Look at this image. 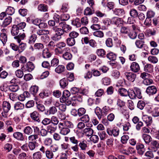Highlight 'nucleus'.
<instances>
[{
	"label": "nucleus",
	"instance_id": "17",
	"mask_svg": "<svg viewBox=\"0 0 159 159\" xmlns=\"http://www.w3.org/2000/svg\"><path fill=\"white\" fill-rule=\"evenodd\" d=\"M14 139L18 141H22L24 140V137L22 133L19 132H14L13 134Z\"/></svg>",
	"mask_w": 159,
	"mask_h": 159
},
{
	"label": "nucleus",
	"instance_id": "24",
	"mask_svg": "<svg viewBox=\"0 0 159 159\" xmlns=\"http://www.w3.org/2000/svg\"><path fill=\"white\" fill-rule=\"evenodd\" d=\"M153 66L150 64H147L144 66V70L145 72L151 73L153 72Z\"/></svg>",
	"mask_w": 159,
	"mask_h": 159
},
{
	"label": "nucleus",
	"instance_id": "32",
	"mask_svg": "<svg viewBox=\"0 0 159 159\" xmlns=\"http://www.w3.org/2000/svg\"><path fill=\"white\" fill-rule=\"evenodd\" d=\"M71 23L72 25L77 28L81 26L80 20L79 18L77 17L72 20Z\"/></svg>",
	"mask_w": 159,
	"mask_h": 159
},
{
	"label": "nucleus",
	"instance_id": "52",
	"mask_svg": "<svg viewBox=\"0 0 159 159\" xmlns=\"http://www.w3.org/2000/svg\"><path fill=\"white\" fill-rule=\"evenodd\" d=\"M46 157L48 159H52L54 157L53 153L49 149H47L45 153Z\"/></svg>",
	"mask_w": 159,
	"mask_h": 159
},
{
	"label": "nucleus",
	"instance_id": "11",
	"mask_svg": "<svg viewBox=\"0 0 159 159\" xmlns=\"http://www.w3.org/2000/svg\"><path fill=\"white\" fill-rule=\"evenodd\" d=\"M116 104L117 106L118 107V108L120 110L121 112L123 113L125 111V102L123 100L118 99L117 101Z\"/></svg>",
	"mask_w": 159,
	"mask_h": 159
},
{
	"label": "nucleus",
	"instance_id": "58",
	"mask_svg": "<svg viewBox=\"0 0 159 159\" xmlns=\"http://www.w3.org/2000/svg\"><path fill=\"white\" fill-rule=\"evenodd\" d=\"M42 157V155L40 151L36 152L33 155V159H41Z\"/></svg>",
	"mask_w": 159,
	"mask_h": 159
},
{
	"label": "nucleus",
	"instance_id": "46",
	"mask_svg": "<svg viewBox=\"0 0 159 159\" xmlns=\"http://www.w3.org/2000/svg\"><path fill=\"white\" fill-rule=\"evenodd\" d=\"M129 14L131 16L135 18L138 16V13L137 11L134 8L131 9L129 11Z\"/></svg>",
	"mask_w": 159,
	"mask_h": 159
},
{
	"label": "nucleus",
	"instance_id": "44",
	"mask_svg": "<svg viewBox=\"0 0 159 159\" xmlns=\"http://www.w3.org/2000/svg\"><path fill=\"white\" fill-rule=\"evenodd\" d=\"M36 33L39 36H43L45 34H50V31L47 30H39L37 31Z\"/></svg>",
	"mask_w": 159,
	"mask_h": 159
},
{
	"label": "nucleus",
	"instance_id": "2",
	"mask_svg": "<svg viewBox=\"0 0 159 159\" xmlns=\"http://www.w3.org/2000/svg\"><path fill=\"white\" fill-rule=\"evenodd\" d=\"M57 28V30L59 31H62V34L63 35L65 32L67 33L70 31L71 28L70 25L66 24L65 22H61L59 24L58 26H55Z\"/></svg>",
	"mask_w": 159,
	"mask_h": 159
},
{
	"label": "nucleus",
	"instance_id": "19",
	"mask_svg": "<svg viewBox=\"0 0 159 159\" xmlns=\"http://www.w3.org/2000/svg\"><path fill=\"white\" fill-rule=\"evenodd\" d=\"M136 148L137 150L138 153L139 155H143L145 151L144 145L142 144H138L136 145Z\"/></svg>",
	"mask_w": 159,
	"mask_h": 159
},
{
	"label": "nucleus",
	"instance_id": "49",
	"mask_svg": "<svg viewBox=\"0 0 159 159\" xmlns=\"http://www.w3.org/2000/svg\"><path fill=\"white\" fill-rule=\"evenodd\" d=\"M134 91L135 93L136 98L137 97L139 99H141L142 98L141 92L139 89L137 88H134Z\"/></svg>",
	"mask_w": 159,
	"mask_h": 159
},
{
	"label": "nucleus",
	"instance_id": "13",
	"mask_svg": "<svg viewBox=\"0 0 159 159\" xmlns=\"http://www.w3.org/2000/svg\"><path fill=\"white\" fill-rule=\"evenodd\" d=\"M157 91V87L153 85L148 86L146 90V93L149 96L152 95L156 94Z\"/></svg>",
	"mask_w": 159,
	"mask_h": 159
},
{
	"label": "nucleus",
	"instance_id": "6",
	"mask_svg": "<svg viewBox=\"0 0 159 159\" xmlns=\"http://www.w3.org/2000/svg\"><path fill=\"white\" fill-rule=\"evenodd\" d=\"M66 46L65 43L62 42H58L56 44L57 48L55 49V52L57 54H61L63 53V49L62 48Z\"/></svg>",
	"mask_w": 159,
	"mask_h": 159
},
{
	"label": "nucleus",
	"instance_id": "63",
	"mask_svg": "<svg viewBox=\"0 0 159 159\" xmlns=\"http://www.w3.org/2000/svg\"><path fill=\"white\" fill-rule=\"evenodd\" d=\"M129 137L127 135H124L122 136L121 139V142L122 143L125 144L127 143V142L129 139Z\"/></svg>",
	"mask_w": 159,
	"mask_h": 159
},
{
	"label": "nucleus",
	"instance_id": "39",
	"mask_svg": "<svg viewBox=\"0 0 159 159\" xmlns=\"http://www.w3.org/2000/svg\"><path fill=\"white\" fill-rule=\"evenodd\" d=\"M38 138V135L36 134H30L29 135L27 140L29 142H34Z\"/></svg>",
	"mask_w": 159,
	"mask_h": 159
},
{
	"label": "nucleus",
	"instance_id": "45",
	"mask_svg": "<svg viewBox=\"0 0 159 159\" xmlns=\"http://www.w3.org/2000/svg\"><path fill=\"white\" fill-rule=\"evenodd\" d=\"M127 148V147L122 144H120L118 148L119 152L125 154H126Z\"/></svg>",
	"mask_w": 159,
	"mask_h": 159
},
{
	"label": "nucleus",
	"instance_id": "48",
	"mask_svg": "<svg viewBox=\"0 0 159 159\" xmlns=\"http://www.w3.org/2000/svg\"><path fill=\"white\" fill-rule=\"evenodd\" d=\"M106 57L112 61L116 60V54L112 52H110L107 54Z\"/></svg>",
	"mask_w": 159,
	"mask_h": 159
},
{
	"label": "nucleus",
	"instance_id": "10",
	"mask_svg": "<svg viewBox=\"0 0 159 159\" xmlns=\"http://www.w3.org/2000/svg\"><path fill=\"white\" fill-rule=\"evenodd\" d=\"M107 132L109 135H112L114 137H117L119 134L120 132L119 129L116 127H114L112 130L110 129H107Z\"/></svg>",
	"mask_w": 159,
	"mask_h": 159
},
{
	"label": "nucleus",
	"instance_id": "1",
	"mask_svg": "<svg viewBox=\"0 0 159 159\" xmlns=\"http://www.w3.org/2000/svg\"><path fill=\"white\" fill-rule=\"evenodd\" d=\"M73 125L70 121H67L65 122V126L60 129V133L64 135H66L70 131V129L73 128Z\"/></svg>",
	"mask_w": 159,
	"mask_h": 159
},
{
	"label": "nucleus",
	"instance_id": "28",
	"mask_svg": "<svg viewBox=\"0 0 159 159\" xmlns=\"http://www.w3.org/2000/svg\"><path fill=\"white\" fill-rule=\"evenodd\" d=\"M23 132L26 135H30L33 133V128L30 126H27L24 128Z\"/></svg>",
	"mask_w": 159,
	"mask_h": 159
},
{
	"label": "nucleus",
	"instance_id": "54",
	"mask_svg": "<svg viewBox=\"0 0 159 159\" xmlns=\"http://www.w3.org/2000/svg\"><path fill=\"white\" fill-rule=\"evenodd\" d=\"M93 35L96 37L101 38L103 37L104 33L100 30H97L93 32Z\"/></svg>",
	"mask_w": 159,
	"mask_h": 159
},
{
	"label": "nucleus",
	"instance_id": "4",
	"mask_svg": "<svg viewBox=\"0 0 159 159\" xmlns=\"http://www.w3.org/2000/svg\"><path fill=\"white\" fill-rule=\"evenodd\" d=\"M11 106L10 103L6 101H4L2 103V109L4 112H2V116L6 117L7 115V113L9 112L11 109Z\"/></svg>",
	"mask_w": 159,
	"mask_h": 159
},
{
	"label": "nucleus",
	"instance_id": "12",
	"mask_svg": "<svg viewBox=\"0 0 159 159\" xmlns=\"http://www.w3.org/2000/svg\"><path fill=\"white\" fill-rule=\"evenodd\" d=\"M6 33V30L3 29L1 30L0 34V40L4 45L6 43L7 41V37Z\"/></svg>",
	"mask_w": 159,
	"mask_h": 159
},
{
	"label": "nucleus",
	"instance_id": "36",
	"mask_svg": "<svg viewBox=\"0 0 159 159\" xmlns=\"http://www.w3.org/2000/svg\"><path fill=\"white\" fill-rule=\"evenodd\" d=\"M66 41L67 45L70 47L73 46L75 43V39L70 37L66 39Z\"/></svg>",
	"mask_w": 159,
	"mask_h": 159
},
{
	"label": "nucleus",
	"instance_id": "57",
	"mask_svg": "<svg viewBox=\"0 0 159 159\" xmlns=\"http://www.w3.org/2000/svg\"><path fill=\"white\" fill-rule=\"evenodd\" d=\"M44 144L46 146H50L52 143V140L51 139L47 138H46L43 141Z\"/></svg>",
	"mask_w": 159,
	"mask_h": 159
},
{
	"label": "nucleus",
	"instance_id": "16",
	"mask_svg": "<svg viewBox=\"0 0 159 159\" xmlns=\"http://www.w3.org/2000/svg\"><path fill=\"white\" fill-rule=\"evenodd\" d=\"M70 95V92L68 90H64L63 92L62 97L60 98L61 102L64 103L66 101V99L69 98Z\"/></svg>",
	"mask_w": 159,
	"mask_h": 159
},
{
	"label": "nucleus",
	"instance_id": "27",
	"mask_svg": "<svg viewBox=\"0 0 159 159\" xmlns=\"http://www.w3.org/2000/svg\"><path fill=\"white\" fill-rule=\"evenodd\" d=\"M96 53L99 57H105L106 52L104 49L100 48L96 50Z\"/></svg>",
	"mask_w": 159,
	"mask_h": 159
},
{
	"label": "nucleus",
	"instance_id": "26",
	"mask_svg": "<svg viewBox=\"0 0 159 159\" xmlns=\"http://www.w3.org/2000/svg\"><path fill=\"white\" fill-rule=\"evenodd\" d=\"M142 137L145 143L148 144L152 140V138L149 135L143 134L142 135Z\"/></svg>",
	"mask_w": 159,
	"mask_h": 159
},
{
	"label": "nucleus",
	"instance_id": "18",
	"mask_svg": "<svg viewBox=\"0 0 159 159\" xmlns=\"http://www.w3.org/2000/svg\"><path fill=\"white\" fill-rule=\"evenodd\" d=\"M130 69L132 71L137 72L140 70V67L139 64L136 62H133L130 66Z\"/></svg>",
	"mask_w": 159,
	"mask_h": 159
},
{
	"label": "nucleus",
	"instance_id": "31",
	"mask_svg": "<svg viewBox=\"0 0 159 159\" xmlns=\"http://www.w3.org/2000/svg\"><path fill=\"white\" fill-rule=\"evenodd\" d=\"M19 30L18 27L16 26V25H13L11 31V34L13 36L17 35L18 34Z\"/></svg>",
	"mask_w": 159,
	"mask_h": 159
},
{
	"label": "nucleus",
	"instance_id": "51",
	"mask_svg": "<svg viewBox=\"0 0 159 159\" xmlns=\"http://www.w3.org/2000/svg\"><path fill=\"white\" fill-rule=\"evenodd\" d=\"M69 8L68 4L67 3H64L62 5L61 11L63 12H67Z\"/></svg>",
	"mask_w": 159,
	"mask_h": 159
},
{
	"label": "nucleus",
	"instance_id": "5",
	"mask_svg": "<svg viewBox=\"0 0 159 159\" xmlns=\"http://www.w3.org/2000/svg\"><path fill=\"white\" fill-rule=\"evenodd\" d=\"M123 76L131 82H133L136 77V74L132 72H125L124 73Z\"/></svg>",
	"mask_w": 159,
	"mask_h": 159
},
{
	"label": "nucleus",
	"instance_id": "55",
	"mask_svg": "<svg viewBox=\"0 0 159 159\" xmlns=\"http://www.w3.org/2000/svg\"><path fill=\"white\" fill-rule=\"evenodd\" d=\"M50 94V91L48 90H45L43 92L41 93L39 95L40 97L42 98L45 97H46L49 96Z\"/></svg>",
	"mask_w": 159,
	"mask_h": 159
},
{
	"label": "nucleus",
	"instance_id": "7",
	"mask_svg": "<svg viewBox=\"0 0 159 159\" xmlns=\"http://www.w3.org/2000/svg\"><path fill=\"white\" fill-rule=\"evenodd\" d=\"M111 24L117 26H118L120 24L126 23V22L124 21L121 18L116 17H113L111 19Z\"/></svg>",
	"mask_w": 159,
	"mask_h": 159
},
{
	"label": "nucleus",
	"instance_id": "35",
	"mask_svg": "<svg viewBox=\"0 0 159 159\" xmlns=\"http://www.w3.org/2000/svg\"><path fill=\"white\" fill-rule=\"evenodd\" d=\"M151 148L153 149L154 151L156 152L159 148V143L156 141H153L151 143Z\"/></svg>",
	"mask_w": 159,
	"mask_h": 159
},
{
	"label": "nucleus",
	"instance_id": "21",
	"mask_svg": "<svg viewBox=\"0 0 159 159\" xmlns=\"http://www.w3.org/2000/svg\"><path fill=\"white\" fill-rule=\"evenodd\" d=\"M113 13L116 15L121 16L125 14V11L123 9L116 8L114 10Z\"/></svg>",
	"mask_w": 159,
	"mask_h": 159
},
{
	"label": "nucleus",
	"instance_id": "30",
	"mask_svg": "<svg viewBox=\"0 0 159 159\" xmlns=\"http://www.w3.org/2000/svg\"><path fill=\"white\" fill-rule=\"evenodd\" d=\"M48 8L47 5L43 4H39L38 7V9L39 11L43 12L47 11Z\"/></svg>",
	"mask_w": 159,
	"mask_h": 159
},
{
	"label": "nucleus",
	"instance_id": "23",
	"mask_svg": "<svg viewBox=\"0 0 159 159\" xmlns=\"http://www.w3.org/2000/svg\"><path fill=\"white\" fill-rule=\"evenodd\" d=\"M19 21H20V19L19 18H16L15 20V23L17 24L16 26L18 27L20 30H21L23 28H24L26 25V24L25 22H22L19 23Z\"/></svg>",
	"mask_w": 159,
	"mask_h": 159
},
{
	"label": "nucleus",
	"instance_id": "43",
	"mask_svg": "<svg viewBox=\"0 0 159 159\" xmlns=\"http://www.w3.org/2000/svg\"><path fill=\"white\" fill-rule=\"evenodd\" d=\"M37 35L34 34H32L29 37L28 40V43L32 44L34 43L37 39Z\"/></svg>",
	"mask_w": 159,
	"mask_h": 159
},
{
	"label": "nucleus",
	"instance_id": "42",
	"mask_svg": "<svg viewBox=\"0 0 159 159\" xmlns=\"http://www.w3.org/2000/svg\"><path fill=\"white\" fill-rule=\"evenodd\" d=\"M144 41L143 40H137L135 43L136 47L139 48H142L145 45Z\"/></svg>",
	"mask_w": 159,
	"mask_h": 159
},
{
	"label": "nucleus",
	"instance_id": "64",
	"mask_svg": "<svg viewBox=\"0 0 159 159\" xmlns=\"http://www.w3.org/2000/svg\"><path fill=\"white\" fill-rule=\"evenodd\" d=\"M39 89L38 86L36 85H34L31 87L30 89V91L31 93L34 95L36 94L38 92Z\"/></svg>",
	"mask_w": 159,
	"mask_h": 159
},
{
	"label": "nucleus",
	"instance_id": "20",
	"mask_svg": "<svg viewBox=\"0 0 159 159\" xmlns=\"http://www.w3.org/2000/svg\"><path fill=\"white\" fill-rule=\"evenodd\" d=\"M39 114L36 111H34L30 114L31 118L33 120L38 122H40V120L39 118Z\"/></svg>",
	"mask_w": 159,
	"mask_h": 159
},
{
	"label": "nucleus",
	"instance_id": "53",
	"mask_svg": "<svg viewBox=\"0 0 159 159\" xmlns=\"http://www.w3.org/2000/svg\"><path fill=\"white\" fill-rule=\"evenodd\" d=\"M12 20V18L11 16H8L4 20L3 25L4 26H7L9 25L11 22Z\"/></svg>",
	"mask_w": 159,
	"mask_h": 159
},
{
	"label": "nucleus",
	"instance_id": "50",
	"mask_svg": "<svg viewBox=\"0 0 159 159\" xmlns=\"http://www.w3.org/2000/svg\"><path fill=\"white\" fill-rule=\"evenodd\" d=\"M14 107L16 110L22 109L24 107V105L23 103L18 102L15 104Z\"/></svg>",
	"mask_w": 159,
	"mask_h": 159
},
{
	"label": "nucleus",
	"instance_id": "59",
	"mask_svg": "<svg viewBox=\"0 0 159 159\" xmlns=\"http://www.w3.org/2000/svg\"><path fill=\"white\" fill-rule=\"evenodd\" d=\"M98 134L101 140H104L107 136L106 132L104 131H101L98 132Z\"/></svg>",
	"mask_w": 159,
	"mask_h": 159
},
{
	"label": "nucleus",
	"instance_id": "40",
	"mask_svg": "<svg viewBox=\"0 0 159 159\" xmlns=\"http://www.w3.org/2000/svg\"><path fill=\"white\" fill-rule=\"evenodd\" d=\"M65 67L62 65H59L55 69V71L57 73L60 74L65 71Z\"/></svg>",
	"mask_w": 159,
	"mask_h": 159
},
{
	"label": "nucleus",
	"instance_id": "25",
	"mask_svg": "<svg viewBox=\"0 0 159 159\" xmlns=\"http://www.w3.org/2000/svg\"><path fill=\"white\" fill-rule=\"evenodd\" d=\"M157 32V29L156 28H154L152 29L147 30L146 31V33L148 35L150 36L156 35Z\"/></svg>",
	"mask_w": 159,
	"mask_h": 159
},
{
	"label": "nucleus",
	"instance_id": "37",
	"mask_svg": "<svg viewBox=\"0 0 159 159\" xmlns=\"http://www.w3.org/2000/svg\"><path fill=\"white\" fill-rule=\"evenodd\" d=\"M78 145L81 149L83 151L85 150L87 147V145L85 140H83L80 141Z\"/></svg>",
	"mask_w": 159,
	"mask_h": 159
},
{
	"label": "nucleus",
	"instance_id": "38",
	"mask_svg": "<svg viewBox=\"0 0 159 159\" xmlns=\"http://www.w3.org/2000/svg\"><path fill=\"white\" fill-rule=\"evenodd\" d=\"M21 69L17 70L15 72V74L16 76L20 78H22L24 75L23 68H22V67Z\"/></svg>",
	"mask_w": 159,
	"mask_h": 159
},
{
	"label": "nucleus",
	"instance_id": "41",
	"mask_svg": "<svg viewBox=\"0 0 159 159\" xmlns=\"http://www.w3.org/2000/svg\"><path fill=\"white\" fill-rule=\"evenodd\" d=\"M57 129L56 125L51 124L48 125L47 127V129L48 132L51 133H53Z\"/></svg>",
	"mask_w": 159,
	"mask_h": 159
},
{
	"label": "nucleus",
	"instance_id": "62",
	"mask_svg": "<svg viewBox=\"0 0 159 159\" xmlns=\"http://www.w3.org/2000/svg\"><path fill=\"white\" fill-rule=\"evenodd\" d=\"M51 123L52 124L57 125L59 123V120L55 116H52L50 119Z\"/></svg>",
	"mask_w": 159,
	"mask_h": 159
},
{
	"label": "nucleus",
	"instance_id": "61",
	"mask_svg": "<svg viewBox=\"0 0 159 159\" xmlns=\"http://www.w3.org/2000/svg\"><path fill=\"white\" fill-rule=\"evenodd\" d=\"M98 136L96 135H92L90 138L91 141L94 143H96L98 142L99 140Z\"/></svg>",
	"mask_w": 159,
	"mask_h": 159
},
{
	"label": "nucleus",
	"instance_id": "14",
	"mask_svg": "<svg viewBox=\"0 0 159 159\" xmlns=\"http://www.w3.org/2000/svg\"><path fill=\"white\" fill-rule=\"evenodd\" d=\"M22 68H23L24 71H27L30 72L32 71L34 68V64L30 61L28 62L25 66H23Z\"/></svg>",
	"mask_w": 159,
	"mask_h": 159
},
{
	"label": "nucleus",
	"instance_id": "3",
	"mask_svg": "<svg viewBox=\"0 0 159 159\" xmlns=\"http://www.w3.org/2000/svg\"><path fill=\"white\" fill-rule=\"evenodd\" d=\"M52 29L56 33L54 35L51 37V39L55 41H58L60 40L61 38V36L63 35L62 31L58 30L57 29V28L55 26L53 27Z\"/></svg>",
	"mask_w": 159,
	"mask_h": 159
},
{
	"label": "nucleus",
	"instance_id": "56",
	"mask_svg": "<svg viewBox=\"0 0 159 159\" xmlns=\"http://www.w3.org/2000/svg\"><path fill=\"white\" fill-rule=\"evenodd\" d=\"M42 56L44 58H49L51 54L47 49H44L43 50Z\"/></svg>",
	"mask_w": 159,
	"mask_h": 159
},
{
	"label": "nucleus",
	"instance_id": "15",
	"mask_svg": "<svg viewBox=\"0 0 159 159\" xmlns=\"http://www.w3.org/2000/svg\"><path fill=\"white\" fill-rule=\"evenodd\" d=\"M54 105L56 107H58L59 110L62 112H65L66 110V105L60 103L58 101L55 102Z\"/></svg>",
	"mask_w": 159,
	"mask_h": 159
},
{
	"label": "nucleus",
	"instance_id": "22",
	"mask_svg": "<svg viewBox=\"0 0 159 159\" xmlns=\"http://www.w3.org/2000/svg\"><path fill=\"white\" fill-rule=\"evenodd\" d=\"M142 119L147 125H150L152 122V118L147 115H143L142 116Z\"/></svg>",
	"mask_w": 159,
	"mask_h": 159
},
{
	"label": "nucleus",
	"instance_id": "34",
	"mask_svg": "<svg viewBox=\"0 0 159 159\" xmlns=\"http://www.w3.org/2000/svg\"><path fill=\"white\" fill-rule=\"evenodd\" d=\"M118 92L121 96H127L128 94V91L123 88L119 89Z\"/></svg>",
	"mask_w": 159,
	"mask_h": 159
},
{
	"label": "nucleus",
	"instance_id": "9",
	"mask_svg": "<svg viewBox=\"0 0 159 159\" xmlns=\"http://www.w3.org/2000/svg\"><path fill=\"white\" fill-rule=\"evenodd\" d=\"M93 130L90 128H85L81 132L82 136L84 135L88 137H91L93 134Z\"/></svg>",
	"mask_w": 159,
	"mask_h": 159
},
{
	"label": "nucleus",
	"instance_id": "47",
	"mask_svg": "<svg viewBox=\"0 0 159 159\" xmlns=\"http://www.w3.org/2000/svg\"><path fill=\"white\" fill-rule=\"evenodd\" d=\"M155 12L151 10H148L146 13V16L151 19L153 18L155 16Z\"/></svg>",
	"mask_w": 159,
	"mask_h": 159
},
{
	"label": "nucleus",
	"instance_id": "29",
	"mask_svg": "<svg viewBox=\"0 0 159 159\" xmlns=\"http://www.w3.org/2000/svg\"><path fill=\"white\" fill-rule=\"evenodd\" d=\"M68 82L67 79L64 78L60 81V84L61 88L64 89L68 84Z\"/></svg>",
	"mask_w": 159,
	"mask_h": 159
},
{
	"label": "nucleus",
	"instance_id": "8",
	"mask_svg": "<svg viewBox=\"0 0 159 159\" xmlns=\"http://www.w3.org/2000/svg\"><path fill=\"white\" fill-rule=\"evenodd\" d=\"M64 53L62 57L66 60H70L72 57V55L70 52V49L68 47H66L63 49Z\"/></svg>",
	"mask_w": 159,
	"mask_h": 159
},
{
	"label": "nucleus",
	"instance_id": "33",
	"mask_svg": "<svg viewBox=\"0 0 159 159\" xmlns=\"http://www.w3.org/2000/svg\"><path fill=\"white\" fill-rule=\"evenodd\" d=\"M129 31H130V29L128 26H122L120 29L121 33L124 34H128Z\"/></svg>",
	"mask_w": 159,
	"mask_h": 159
},
{
	"label": "nucleus",
	"instance_id": "60",
	"mask_svg": "<svg viewBox=\"0 0 159 159\" xmlns=\"http://www.w3.org/2000/svg\"><path fill=\"white\" fill-rule=\"evenodd\" d=\"M80 120L84 123H88L89 120V117L88 115H85L80 118Z\"/></svg>",
	"mask_w": 159,
	"mask_h": 159
}]
</instances>
